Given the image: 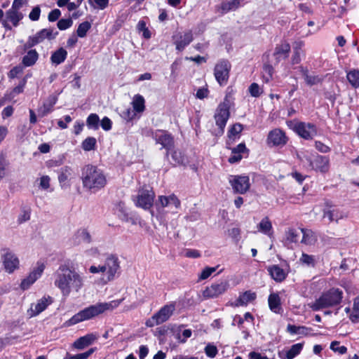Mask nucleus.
Returning <instances> with one entry per match:
<instances>
[{"label": "nucleus", "instance_id": "f257e3e1", "mask_svg": "<svg viewBox=\"0 0 359 359\" xmlns=\"http://www.w3.org/2000/svg\"><path fill=\"white\" fill-rule=\"evenodd\" d=\"M85 277L67 264H61L53 274L54 285L62 295L67 297L72 292L79 293L84 286Z\"/></svg>", "mask_w": 359, "mask_h": 359}, {"label": "nucleus", "instance_id": "f03ea898", "mask_svg": "<svg viewBox=\"0 0 359 359\" xmlns=\"http://www.w3.org/2000/svg\"><path fill=\"white\" fill-rule=\"evenodd\" d=\"M123 300V299H115L109 302H97L95 304L90 305L74 315L67 321L66 324L68 326L74 325L95 318L107 311H111L117 308Z\"/></svg>", "mask_w": 359, "mask_h": 359}, {"label": "nucleus", "instance_id": "7ed1b4c3", "mask_svg": "<svg viewBox=\"0 0 359 359\" xmlns=\"http://www.w3.org/2000/svg\"><path fill=\"white\" fill-rule=\"evenodd\" d=\"M81 179L84 189L96 193L107 184V178L104 172L97 167L86 165L81 170Z\"/></svg>", "mask_w": 359, "mask_h": 359}, {"label": "nucleus", "instance_id": "20e7f679", "mask_svg": "<svg viewBox=\"0 0 359 359\" xmlns=\"http://www.w3.org/2000/svg\"><path fill=\"white\" fill-rule=\"evenodd\" d=\"M29 7L28 0H14L10 9L5 14L2 26L7 30H11V25L16 27L25 15Z\"/></svg>", "mask_w": 359, "mask_h": 359}, {"label": "nucleus", "instance_id": "39448f33", "mask_svg": "<svg viewBox=\"0 0 359 359\" xmlns=\"http://www.w3.org/2000/svg\"><path fill=\"white\" fill-rule=\"evenodd\" d=\"M120 269L118 258L114 255H109L103 264L91 266L89 271L91 273H101V282L106 284L113 280Z\"/></svg>", "mask_w": 359, "mask_h": 359}, {"label": "nucleus", "instance_id": "423d86ee", "mask_svg": "<svg viewBox=\"0 0 359 359\" xmlns=\"http://www.w3.org/2000/svg\"><path fill=\"white\" fill-rule=\"evenodd\" d=\"M343 299V292L338 288H331L323 292L317 299L311 308L313 311H319L323 309L332 307L339 305Z\"/></svg>", "mask_w": 359, "mask_h": 359}, {"label": "nucleus", "instance_id": "0eeeda50", "mask_svg": "<svg viewBox=\"0 0 359 359\" xmlns=\"http://www.w3.org/2000/svg\"><path fill=\"white\" fill-rule=\"evenodd\" d=\"M175 310V304L170 303L163 306L151 318L147 320L146 325L152 327L167 321Z\"/></svg>", "mask_w": 359, "mask_h": 359}, {"label": "nucleus", "instance_id": "6e6552de", "mask_svg": "<svg viewBox=\"0 0 359 359\" xmlns=\"http://www.w3.org/2000/svg\"><path fill=\"white\" fill-rule=\"evenodd\" d=\"M229 287L230 285L228 280L212 283L203 291V297L206 299L217 298L224 294L229 289Z\"/></svg>", "mask_w": 359, "mask_h": 359}, {"label": "nucleus", "instance_id": "1a4fd4ad", "mask_svg": "<svg viewBox=\"0 0 359 359\" xmlns=\"http://www.w3.org/2000/svg\"><path fill=\"white\" fill-rule=\"evenodd\" d=\"M1 261L5 271L9 274L14 273L20 268L18 257L9 249L2 250Z\"/></svg>", "mask_w": 359, "mask_h": 359}, {"label": "nucleus", "instance_id": "9d476101", "mask_svg": "<svg viewBox=\"0 0 359 359\" xmlns=\"http://www.w3.org/2000/svg\"><path fill=\"white\" fill-rule=\"evenodd\" d=\"M231 68V65L227 60H220L215 65L214 75L220 86H224L227 83Z\"/></svg>", "mask_w": 359, "mask_h": 359}, {"label": "nucleus", "instance_id": "9b49d317", "mask_svg": "<svg viewBox=\"0 0 359 359\" xmlns=\"http://www.w3.org/2000/svg\"><path fill=\"white\" fill-rule=\"evenodd\" d=\"M153 138L155 140L156 144H159L164 148L166 152V156L174 147V139L170 133L168 131L162 130H156L153 133Z\"/></svg>", "mask_w": 359, "mask_h": 359}, {"label": "nucleus", "instance_id": "f8f14e48", "mask_svg": "<svg viewBox=\"0 0 359 359\" xmlns=\"http://www.w3.org/2000/svg\"><path fill=\"white\" fill-rule=\"evenodd\" d=\"M46 265L43 262L38 261L36 266L33 268L29 274L24 278L20 284V287L23 290H27L38 280L42 275Z\"/></svg>", "mask_w": 359, "mask_h": 359}, {"label": "nucleus", "instance_id": "ddd939ff", "mask_svg": "<svg viewBox=\"0 0 359 359\" xmlns=\"http://www.w3.org/2000/svg\"><path fill=\"white\" fill-rule=\"evenodd\" d=\"M46 265L43 262L38 261L36 266L33 268L29 274L24 278L20 284V287L23 290H27L38 280L42 275Z\"/></svg>", "mask_w": 359, "mask_h": 359}, {"label": "nucleus", "instance_id": "4468645a", "mask_svg": "<svg viewBox=\"0 0 359 359\" xmlns=\"http://www.w3.org/2000/svg\"><path fill=\"white\" fill-rule=\"evenodd\" d=\"M229 116L230 112L229 104L225 102L221 103L218 106L216 110V113L215 114L216 125L219 128V134H223L224 128L229 118Z\"/></svg>", "mask_w": 359, "mask_h": 359}, {"label": "nucleus", "instance_id": "2eb2a0df", "mask_svg": "<svg viewBox=\"0 0 359 359\" xmlns=\"http://www.w3.org/2000/svg\"><path fill=\"white\" fill-rule=\"evenodd\" d=\"M154 191L151 189H141L133 201L136 206L148 210L154 203Z\"/></svg>", "mask_w": 359, "mask_h": 359}, {"label": "nucleus", "instance_id": "dca6fc26", "mask_svg": "<svg viewBox=\"0 0 359 359\" xmlns=\"http://www.w3.org/2000/svg\"><path fill=\"white\" fill-rule=\"evenodd\" d=\"M57 33L53 34L52 29H43L36 34L28 38L25 48H31L33 46L43 42L46 39L48 40L53 39Z\"/></svg>", "mask_w": 359, "mask_h": 359}, {"label": "nucleus", "instance_id": "f3484780", "mask_svg": "<svg viewBox=\"0 0 359 359\" xmlns=\"http://www.w3.org/2000/svg\"><path fill=\"white\" fill-rule=\"evenodd\" d=\"M293 129L300 137L306 140L312 139L317 134L316 126L311 123L295 122Z\"/></svg>", "mask_w": 359, "mask_h": 359}, {"label": "nucleus", "instance_id": "a211bd4d", "mask_svg": "<svg viewBox=\"0 0 359 359\" xmlns=\"http://www.w3.org/2000/svg\"><path fill=\"white\" fill-rule=\"evenodd\" d=\"M180 206V201L174 194L168 196H160L158 201L155 203V207L158 212H161L165 208H168L170 210L172 209L177 210Z\"/></svg>", "mask_w": 359, "mask_h": 359}, {"label": "nucleus", "instance_id": "6ab92c4d", "mask_svg": "<svg viewBox=\"0 0 359 359\" xmlns=\"http://www.w3.org/2000/svg\"><path fill=\"white\" fill-rule=\"evenodd\" d=\"M229 183L234 192L241 194L245 193L250 186L248 176L231 175L229 177Z\"/></svg>", "mask_w": 359, "mask_h": 359}, {"label": "nucleus", "instance_id": "aec40b11", "mask_svg": "<svg viewBox=\"0 0 359 359\" xmlns=\"http://www.w3.org/2000/svg\"><path fill=\"white\" fill-rule=\"evenodd\" d=\"M173 43L175 45L176 50L182 51L193 41V34L191 31L177 32L172 36Z\"/></svg>", "mask_w": 359, "mask_h": 359}, {"label": "nucleus", "instance_id": "412c9836", "mask_svg": "<svg viewBox=\"0 0 359 359\" xmlns=\"http://www.w3.org/2000/svg\"><path fill=\"white\" fill-rule=\"evenodd\" d=\"M287 140L285 133L279 128L270 131L267 137V144L270 146H283Z\"/></svg>", "mask_w": 359, "mask_h": 359}, {"label": "nucleus", "instance_id": "4be33fe9", "mask_svg": "<svg viewBox=\"0 0 359 359\" xmlns=\"http://www.w3.org/2000/svg\"><path fill=\"white\" fill-rule=\"evenodd\" d=\"M53 302V299L50 297H43L39 299L36 303L32 304L31 307L28 312L30 316H36L43 311L48 306Z\"/></svg>", "mask_w": 359, "mask_h": 359}, {"label": "nucleus", "instance_id": "5701e85b", "mask_svg": "<svg viewBox=\"0 0 359 359\" xmlns=\"http://www.w3.org/2000/svg\"><path fill=\"white\" fill-rule=\"evenodd\" d=\"M312 169L321 173H326L330 168V159L327 156H317L313 161H310Z\"/></svg>", "mask_w": 359, "mask_h": 359}, {"label": "nucleus", "instance_id": "b1692460", "mask_svg": "<svg viewBox=\"0 0 359 359\" xmlns=\"http://www.w3.org/2000/svg\"><path fill=\"white\" fill-rule=\"evenodd\" d=\"M184 325H175L172 327V332L176 339L181 344H184L187 339L191 337L192 331L190 329H183Z\"/></svg>", "mask_w": 359, "mask_h": 359}, {"label": "nucleus", "instance_id": "393cba45", "mask_svg": "<svg viewBox=\"0 0 359 359\" xmlns=\"http://www.w3.org/2000/svg\"><path fill=\"white\" fill-rule=\"evenodd\" d=\"M290 52V46L287 42H283L276 46L273 57L276 62L278 63L281 60L286 59Z\"/></svg>", "mask_w": 359, "mask_h": 359}, {"label": "nucleus", "instance_id": "a878e982", "mask_svg": "<svg viewBox=\"0 0 359 359\" xmlns=\"http://www.w3.org/2000/svg\"><path fill=\"white\" fill-rule=\"evenodd\" d=\"M97 335L93 333L87 334L85 336L77 339L73 344V346L78 350H83L86 347L91 345L97 339Z\"/></svg>", "mask_w": 359, "mask_h": 359}, {"label": "nucleus", "instance_id": "bb28decb", "mask_svg": "<svg viewBox=\"0 0 359 359\" xmlns=\"http://www.w3.org/2000/svg\"><path fill=\"white\" fill-rule=\"evenodd\" d=\"M256 297L257 294L255 292L250 290L245 291L240 294L238 299L232 303V305L236 307L246 306L248 303L254 301Z\"/></svg>", "mask_w": 359, "mask_h": 359}, {"label": "nucleus", "instance_id": "cd10ccee", "mask_svg": "<svg viewBox=\"0 0 359 359\" xmlns=\"http://www.w3.org/2000/svg\"><path fill=\"white\" fill-rule=\"evenodd\" d=\"M304 344L297 343L293 344L290 349L285 352H279L278 355L281 359H294L300 354L303 349Z\"/></svg>", "mask_w": 359, "mask_h": 359}, {"label": "nucleus", "instance_id": "c85d7f7f", "mask_svg": "<svg viewBox=\"0 0 359 359\" xmlns=\"http://www.w3.org/2000/svg\"><path fill=\"white\" fill-rule=\"evenodd\" d=\"M268 303L270 310L277 314H281L283 309L281 306L280 297L278 293H271L268 298Z\"/></svg>", "mask_w": 359, "mask_h": 359}, {"label": "nucleus", "instance_id": "c756f323", "mask_svg": "<svg viewBox=\"0 0 359 359\" xmlns=\"http://www.w3.org/2000/svg\"><path fill=\"white\" fill-rule=\"evenodd\" d=\"M248 151V149L244 143H241L231 150V155L229 158L230 163H235L239 162L242 158L243 154Z\"/></svg>", "mask_w": 359, "mask_h": 359}, {"label": "nucleus", "instance_id": "7c9ffc66", "mask_svg": "<svg viewBox=\"0 0 359 359\" xmlns=\"http://www.w3.org/2000/svg\"><path fill=\"white\" fill-rule=\"evenodd\" d=\"M268 271L271 278L276 282H282L287 276L286 272L278 265L269 266Z\"/></svg>", "mask_w": 359, "mask_h": 359}, {"label": "nucleus", "instance_id": "2f4dec72", "mask_svg": "<svg viewBox=\"0 0 359 359\" xmlns=\"http://www.w3.org/2000/svg\"><path fill=\"white\" fill-rule=\"evenodd\" d=\"M302 239L301 243L306 245H313L317 241V237L311 229H301Z\"/></svg>", "mask_w": 359, "mask_h": 359}, {"label": "nucleus", "instance_id": "473e14b6", "mask_svg": "<svg viewBox=\"0 0 359 359\" xmlns=\"http://www.w3.org/2000/svg\"><path fill=\"white\" fill-rule=\"evenodd\" d=\"M302 236L301 229H289L285 233V243L287 245L290 243H297L300 240Z\"/></svg>", "mask_w": 359, "mask_h": 359}, {"label": "nucleus", "instance_id": "72a5a7b5", "mask_svg": "<svg viewBox=\"0 0 359 359\" xmlns=\"http://www.w3.org/2000/svg\"><path fill=\"white\" fill-rule=\"evenodd\" d=\"M67 57V52L63 48H60L57 50L54 51L50 57V61L52 64L58 65L62 63Z\"/></svg>", "mask_w": 359, "mask_h": 359}, {"label": "nucleus", "instance_id": "f704fd0d", "mask_svg": "<svg viewBox=\"0 0 359 359\" xmlns=\"http://www.w3.org/2000/svg\"><path fill=\"white\" fill-rule=\"evenodd\" d=\"M131 104L136 113H142L145 109V100L144 97L140 94L134 95Z\"/></svg>", "mask_w": 359, "mask_h": 359}, {"label": "nucleus", "instance_id": "c9c22d12", "mask_svg": "<svg viewBox=\"0 0 359 359\" xmlns=\"http://www.w3.org/2000/svg\"><path fill=\"white\" fill-rule=\"evenodd\" d=\"M241 6V0H224L220 6L223 13L235 11Z\"/></svg>", "mask_w": 359, "mask_h": 359}, {"label": "nucleus", "instance_id": "e433bc0d", "mask_svg": "<svg viewBox=\"0 0 359 359\" xmlns=\"http://www.w3.org/2000/svg\"><path fill=\"white\" fill-rule=\"evenodd\" d=\"M39 58V54L36 50L32 49L29 50L27 54L22 57V64L25 67H30L34 65Z\"/></svg>", "mask_w": 359, "mask_h": 359}, {"label": "nucleus", "instance_id": "4c0bfd02", "mask_svg": "<svg viewBox=\"0 0 359 359\" xmlns=\"http://www.w3.org/2000/svg\"><path fill=\"white\" fill-rule=\"evenodd\" d=\"M71 173L72 169L69 166L62 167L59 170L58 180L62 187L69 186L67 184V180Z\"/></svg>", "mask_w": 359, "mask_h": 359}, {"label": "nucleus", "instance_id": "58836bf2", "mask_svg": "<svg viewBox=\"0 0 359 359\" xmlns=\"http://www.w3.org/2000/svg\"><path fill=\"white\" fill-rule=\"evenodd\" d=\"M259 231L267 235H271L272 224L269 219L266 217L263 218L257 226Z\"/></svg>", "mask_w": 359, "mask_h": 359}, {"label": "nucleus", "instance_id": "ea45409f", "mask_svg": "<svg viewBox=\"0 0 359 359\" xmlns=\"http://www.w3.org/2000/svg\"><path fill=\"white\" fill-rule=\"evenodd\" d=\"M57 100V98L55 95H50L48 97L47 101L43 104V108L41 109L42 116H46L52 111V109L56 104Z\"/></svg>", "mask_w": 359, "mask_h": 359}, {"label": "nucleus", "instance_id": "a19ab883", "mask_svg": "<svg viewBox=\"0 0 359 359\" xmlns=\"http://www.w3.org/2000/svg\"><path fill=\"white\" fill-rule=\"evenodd\" d=\"M304 77V80L307 85L312 86L316 85L322 81V79L317 75H310L308 74V71L301 67Z\"/></svg>", "mask_w": 359, "mask_h": 359}, {"label": "nucleus", "instance_id": "79ce46f5", "mask_svg": "<svg viewBox=\"0 0 359 359\" xmlns=\"http://www.w3.org/2000/svg\"><path fill=\"white\" fill-rule=\"evenodd\" d=\"M346 78L353 88L359 87V70L351 69L346 74Z\"/></svg>", "mask_w": 359, "mask_h": 359}, {"label": "nucleus", "instance_id": "37998d69", "mask_svg": "<svg viewBox=\"0 0 359 359\" xmlns=\"http://www.w3.org/2000/svg\"><path fill=\"white\" fill-rule=\"evenodd\" d=\"M274 69L273 66L269 63H265L263 66L262 79L265 83H269L272 80Z\"/></svg>", "mask_w": 359, "mask_h": 359}, {"label": "nucleus", "instance_id": "c03bdc74", "mask_svg": "<svg viewBox=\"0 0 359 359\" xmlns=\"http://www.w3.org/2000/svg\"><path fill=\"white\" fill-rule=\"evenodd\" d=\"M349 319L353 323L359 322V296L353 299V304L351 313L349 315Z\"/></svg>", "mask_w": 359, "mask_h": 359}, {"label": "nucleus", "instance_id": "a18cd8bd", "mask_svg": "<svg viewBox=\"0 0 359 359\" xmlns=\"http://www.w3.org/2000/svg\"><path fill=\"white\" fill-rule=\"evenodd\" d=\"M100 118L96 114H90L86 120V126L89 129L97 130L99 128Z\"/></svg>", "mask_w": 359, "mask_h": 359}, {"label": "nucleus", "instance_id": "49530a36", "mask_svg": "<svg viewBox=\"0 0 359 359\" xmlns=\"http://www.w3.org/2000/svg\"><path fill=\"white\" fill-rule=\"evenodd\" d=\"M96 144L97 140L95 137H88L83 141L81 147L85 151H90L95 149Z\"/></svg>", "mask_w": 359, "mask_h": 359}, {"label": "nucleus", "instance_id": "de8ad7c7", "mask_svg": "<svg viewBox=\"0 0 359 359\" xmlns=\"http://www.w3.org/2000/svg\"><path fill=\"white\" fill-rule=\"evenodd\" d=\"M323 217L325 218H328L330 222H337L339 219L343 217V214L337 210L334 209L332 210L325 211L324 212Z\"/></svg>", "mask_w": 359, "mask_h": 359}, {"label": "nucleus", "instance_id": "09e8293b", "mask_svg": "<svg viewBox=\"0 0 359 359\" xmlns=\"http://www.w3.org/2000/svg\"><path fill=\"white\" fill-rule=\"evenodd\" d=\"M308 328L304 326H296L289 324L287 326V331L291 334H306Z\"/></svg>", "mask_w": 359, "mask_h": 359}, {"label": "nucleus", "instance_id": "8fccbe9b", "mask_svg": "<svg viewBox=\"0 0 359 359\" xmlns=\"http://www.w3.org/2000/svg\"><path fill=\"white\" fill-rule=\"evenodd\" d=\"M90 27L91 24L88 21H85L79 24L76 30L77 36L80 38L85 37L87 34V32L90 30Z\"/></svg>", "mask_w": 359, "mask_h": 359}, {"label": "nucleus", "instance_id": "3c124183", "mask_svg": "<svg viewBox=\"0 0 359 359\" xmlns=\"http://www.w3.org/2000/svg\"><path fill=\"white\" fill-rule=\"evenodd\" d=\"M75 236L79 243L83 242L89 243L91 241L90 235L85 229L78 230Z\"/></svg>", "mask_w": 359, "mask_h": 359}, {"label": "nucleus", "instance_id": "603ef678", "mask_svg": "<svg viewBox=\"0 0 359 359\" xmlns=\"http://www.w3.org/2000/svg\"><path fill=\"white\" fill-rule=\"evenodd\" d=\"M243 130V126L240 123H236L228 131V137L229 139L235 140L238 137L239 134Z\"/></svg>", "mask_w": 359, "mask_h": 359}, {"label": "nucleus", "instance_id": "864d4df0", "mask_svg": "<svg viewBox=\"0 0 359 359\" xmlns=\"http://www.w3.org/2000/svg\"><path fill=\"white\" fill-rule=\"evenodd\" d=\"M97 348H90L89 350L84 353H78L76 355H69L68 354L64 359H87L90 355H91L95 351H96Z\"/></svg>", "mask_w": 359, "mask_h": 359}, {"label": "nucleus", "instance_id": "5fc2aeb1", "mask_svg": "<svg viewBox=\"0 0 359 359\" xmlns=\"http://www.w3.org/2000/svg\"><path fill=\"white\" fill-rule=\"evenodd\" d=\"M219 266L215 267L206 266L201 273L198 275V281H201L208 279L214 272H215Z\"/></svg>", "mask_w": 359, "mask_h": 359}, {"label": "nucleus", "instance_id": "6e6d98bb", "mask_svg": "<svg viewBox=\"0 0 359 359\" xmlns=\"http://www.w3.org/2000/svg\"><path fill=\"white\" fill-rule=\"evenodd\" d=\"M171 158L170 163L174 165H181L184 163V156L179 150L172 151Z\"/></svg>", "mask_w": 359, "mask_h": 359}, {"label": "nucleus", "instance_id": "4d7b16f0", "mask_svg": "<svg viewBox=\"0 0 359 359\" xmlns=\"http://www.w3.org/2000/svg\"><path fill=\"white\" fill-rule=\"evenodd\" d=\"M90 6L95 9L104 10L109 4V0H88Z\"/></svg>", "mask_w": 359, "mask_h": 359}, {"label": "nucleus", "instance_id": "13d9d810", "mask_svg": "<svg viewBox=\"0 0 359 359\" xmlns=\"http://www.w3.org/2000/svg\"><path fill=\"white\" fill-rule=\"evenodd\" d=\"M8 162L4 154H0V180L6 177Z\"/></svg>", "mask_w": 359, "mask_h": 359}, {"label": "nucleus", "instance_id": "bf43d9fd", "mask_svg": "<svg viewBox=\"0 0 359 359\" xmlns=\"http://www.w3.org/2000/svg\"><path fill=\"white\" fill-rule=\"evenodd\" d=\"M204 352L208 357L214 358L218 353V349L213 344L208 343L204 348Z\"/></svg>", "mask_w": 359, "mask_h": 359}, {"label": "nucleus", "instance_id": "052dcab7", "mask_svg": "<svg viewBox=\"0 0 359 359\" xmlns=\"http://www.w3.org/2000/svg\"><path fill=\"white\" fill-rule=\"evenodd\" d=\"M330 349L334 352H337L341 355L345 354L347 352V348L344 346H339V342L334 341L330 344Z\"/></svg>", "mask_w": 359, "mask_h": 359}, {"label": "nucleus", "instance_id": "680f3d73", "mask_svg": "<svg viewBox=\"0 0 359 359\" xmlns=\"http://www.w3.org/2000/svg\"><path fill=\"white\" fill-rule=\"evenodd\" d=\"M136 112L134 109H131L130 108H127L121 111V116L126 121H132L136 116Z\"/></svg>", "mask_w": 359, "mask_h": 359}, {"label": "nucleus", "instance_id": "e2e57ef3", "mask_svg": "<svg viewBox=\"0 0 359 359\" xmlns=\"http://www.w3.org/2000/svg\"><path fill=\"white\" fill-rule=\"evenodd\" d=\"M299 260L302 263L307 266H315V257L313 255H309L306 253H302Z\"/></svg>", "mask_w": 359, "mask_h": 359}, {"label": "nucleus", "instance_id": "0e129e2a", "mask_svg": "<svg viewBox=\"0 0 359 359\" xmlns=\"http://www.w3.org/2000/svg\"><path fill=\"white\" fill-rule=\"evenodd\" d=\"M248 90L251 96L254 97H257L262 93V90L257 83H252L250 86Z\"/></svg>", "mask_w": 359, "mask_h": 359}, {"label": "nucleus", "instance_id": "69168bd1", "mask_svg": "<svg viewBox=\"0 0 359 359\" xmlns=\"http://www.w3.org/2000/svg\"><path fill=\"white\" fill-rule=\"evenodd\" d=\"M57 27L60 30H65L72 25V20L70 18L61 19L57 22Z\"/></svg>", "mask_w": 359, "mask_h": 359}, {"label": "nucleus", "instance_id": "338daca9", "mask_svg": "<svg viewBox=\"0 0 359 359\" xmlns=\"http://www.w3.org/2000/svg\"><path fill=\"white\" fill-rule=\"evenodd\" d=\"M41 14V8L39 6L33 8L32 11L29 14V18L32 21H36L39 19Z\"/></svg>", "mask_w": 359, "mask_h": 359}, {"label": "nucleus", "instance_id": "774afa93", "mask_svg": "<svg viewBox=\"0 0 359 359\" xmlns=\"http://www.w3.org/2000/svg\"><path fill=\"white\" fill-rule=\"evenodd\" d=\"M30 219V211L29 210L24 209L21 211V213L18 216V222L21 224L28 221Z\"/></svg>", "mask_w": 359, "mask_h": 359}]
</instances>
